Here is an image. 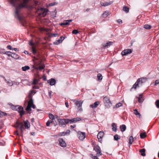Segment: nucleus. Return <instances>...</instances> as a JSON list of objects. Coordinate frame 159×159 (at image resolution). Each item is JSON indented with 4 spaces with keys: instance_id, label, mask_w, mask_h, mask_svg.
<instances>
[{
    "instance_id": "1",
    "label": "nucleus",
    "mask_w": 159,
    "mask_h": 159,
    "mask_svg": "<svg viewBox=\"0 0 159 159\" xmlns=\"http://www.w3.org/2000/svg\"><path fill=\"white\" fill-rule=\"evenodd\" d=\"M30 0H11L10 1L11 4L15 8V17L19 20H21L22 17L19 15L21 8L27 7V4Z\"/></svg>"
},
{
    "instance_id": "2",
    "label": "nucleus",
    "mask_w": 159,
    "mask_h": 159,
    "mask_svg": "<svg viewBox=\"0 0 159 159\" xmlns=\"http://www.w3.org/2000/svg\"><path fill=\"white\" fill-rule=\"evenodd\" d=\"M147 78L146 77H142L138 79L131 89L130 91H132L133 89L135 90L137 87H139V85H141L145 83L147 81Z\"/></svg>"
},
{
    "instance_id": "3",
    "label": "nucleus",
    "mask_w": 159,
    "mask_h": 159,
    "mask_svg": "<svg viewBox=\"0 0 159 159\" xmlns=\"http://www.w3.org/2000/svg\"><path fill=\"white\" fill-rule=\"evenodd\" d=\"M16 123L17 125V128L20 129V132L22 133L23 132V129L24 128V126L27 129L30 127V124L28 123V121L27 120L24 121V124L22 122H16Z\"/></svg>"
},
{
    "instance_id": "4",
    "label": "nucleus",
    "mask_w": 159,
    "mask_h": 159,
    "mask_svg": "<svg viewBox=\"0 0 159 159\" xmlns=\"http://www.w3.org/2000/svg\"><path fill=\"white\" fill-rule=\"evenodd\" d=\"M14 109L20 113V115L21 116H22L25 112V111L23 110V107L19 105H17L15 107Z\"/></svg>"
},
{
    "instance_id": "5",
    "label": "nucleus",
    "mask_w": 159,
    "mask_h": 159,
    "mask_svg": "<svg viewBox=\"0 0 159 159\" xmlns=\"http://www.w3.org/2000/svg\"><path fill=\"white\" fill-rule=\"evenodd\" d=\"M93 149L96 152H97V155L98 157L102 155V153L101 152L100 147L98 146H94Z\"/></svg>"
},
{
    "instance_id": "6",
    "label": "nucleus",
    "mask_w": 159,
    "mask_h": 159,
    "mask_svg": "<svg viewBox=\"0 0 159 159\" xmlns=\"http://www.w3.org/2000/svg\"><path fill=\"white\" fill-rule=\"evenodd\" d=\"M29 45L32 46L31 51L34 54H35L37 53V50L35 48L34 46V43L32 42V41H30L29 43Z\"/></svg>"
},
{
    "instance_id": "7",
    "label": "nucleus",
    "mask_w": 159,
    "mask_h": 159,
    "mask_svg": "<svg viewBox=\"0 0 159 159\" xmlns=\"http://www.w3.org/2000/svg\"><path fill=\"white\" fill-rule=\"evenodd\" d=\"M104 103L106 106H109V107H110V104L111 105V103L110 100L109 98L107 97H105L104 98Z\"/></svg>"
},
{
    "instance_id": "8",
    "label": "nucleus",
    "mask_w": 159,
    "mask_h": 159,
    "mask_svg": "<svg viewBox=\"0 0 159 159\" xmlns=\"http://www.w3.org/2000/svg\"><path fill=\"white\" fill-rule=\"evenodd\" d=\"M68 119H58V121L60 125H65L68 123Z\"/></svg>"
},
{
    "instance_id": "9",
    "label": "nucleus",
    "mask_w": 159,
    "mask_h": 159,
    "mask_svg": "<svg viewBox=\"0 0 159 159\" xmlns=\"http://www.w3.org/2000/svg\"><path fill=\"white\" fill-rule=\"evenodd\" d=\"M48 10L46 9L42 8L41 10V12L39 14V16H45L47 14Z\"/></svg>"
},
{
    "instance_id": "10",
    "label": "nucleus",
    "mask_w": 159,
    "mask_h": 159,
    "mask_svg": "<svg viewBox=\"0 0 159 159\" xmlns=\"http://www.w3.org/2000/svg\"><path fill=\"white\" fill-rule=\"evenodd\" d=\"M78 136L80 140H82L85 138V133L84 132H79L78 134Z\"/></svg>"
},
{
    "instance_id": "11",
    "label": "nucleus",
    "mask_w": 159,
    "mask_h": 159,
    "mask_svg": "<svg viewBox=\"0 0 159 159\" xmlns=\"http://www.w3.org/2000/svg\"><path fill=\"white\" fill-rule=\"evenodd\" d=\"M132 52V50L131 49H125L123 50L121 52V54L122 56H125L129 54H130Z\"/></svg>"
},
{
    "instance_id": "12",
    "label": "nucleus",
    "mask_w": 159,
    "mask_h": 159,
    "mask_svg": "<svg viewBox=\"0 0 159 159\" xmlns=\"http://www.w3.org/2000/svg\"><path fill=\"white\" fill-rule=\"evenodd\" d=\"M81 118L79 117H77L73 118L72 119H68V123L71 124L72 123H75L76 122L81 120Z\"/></svg>"
},
{
    "instance_id": "13",
    "label": "nucleus",
    "mask_w": 159,
    "mask_h": 159,
    "mask_svg": "<svg viewBox=\"0 0 159 159\" xmlns=\"http://www.w3.org/2000/svg\"><path fill=\"white\" fill-rule=\"evenodd\" d=\"M114 43L112 41H108L107 43H103L102 45L104 48L108 47L113 45Z\"/></svg>"
},
{
    "instance_id": "14",
    "label": "nucleus",
    "mask_w": 159,
    "mask_h": 159,
    "mask_svg": "<svg viewBox=\"0 0 159 159\" xmlns=\"http://www.w3.org/2000/svg\"><path fill=\"white\" fill-rule=\"evenodd\" d=\"M59 142L60 146L62 147H64L66 146V144L63 139L59 138Z\"/></svg>"
},
{
    "instance_id": "15",
    "label": "nucleus",
    "mask_w": 159,
    "mask_h": 159,
    "mask_svg": "<svg viewBox=\"0 0 159 159\" xmlns=\"http://www.w3.org/2000/svg\"><path fill=\"white\" fill-rule=\"evenodd\" d=\"M82 102L79 101H76L75 102V104L78 107V110L80 111H82V108L80 107H81Z\"/></svg>"
},
{
    "instance_id": "16",
    "label": "nucleus",
    "mask_w": 159,
    "mask_h": 159,
    "mask_svg": "<svg viewBox=\"0 0 159 159\" xmlns=\"http://www.w3.org/2000/svg\"><path fill=\"white\" fill-rule=\"evenodd\" d=\"M104 135V133L102 131L100 132L97 135V138L98 139L99 142H101L102 140V139Z\"/></svg>"
},
{
    "instance_id": "17",
    "label": "nucleus",
    "mask_w": 159,
    "mask_h": 159,
    "mask_svg": "<svg viewBox=\"0 0 159 159\" xmlns=\"http://www.w3.org/2000/svg\"><path fill=\"white\" fill-rule=\"evenodd\" d=\"M47 82L51 85H53L55 84L56 81L55 79L51 78L50 80H48Z\"/></svg>"
},
{
    "instance_id": "18",
    "label": "nucleus",
    "mask_w": 159,
    "mask_h": 159,
    "mask_svg": "<svg viewBox=\"0 0 159 159\" xmlns=\"http://www.w3.org/2000/svg\"><path fill=\"white\" fill-rule=\"evenodd\" d=\"M3 78L4 79L5 81L7 84L8 85L10 86H11L13 85V83L12 81L10 80H6L4 76L3 77Z\"/></svg>"
},
{
    "instance_id": "19",
    "label": "nucleus",
    "mask_w": 159,
    "mask_h": 159,
    "mask_svg": "<svg viewBox=\"0 0 159 159\" xmlns=\"http://www.w3.org/2000/svg\"><path fill=\"white\" fill-rule=\"evenodd\" d=\"M113 2V1H110L109 2H105L104 3L101 2L100 4L102 6H107L111 5Z\"/></svg>"
},
{
    "instance_id": "20",
    "label": "nucleus",
    "mask_w": 159,
    "mask_h": 159,
    "mask_svg": "<svg viewBox=\"0 0 159 159\" xmlns=\"http://www.w3.org/2000/svg\"><path fill=\"white\" fill-rule=\"evenodd\" d=\"M134 114L140 118L141 117V116L140 113L138 112L137 110L136 109L134 110Z\"/></svg>"
},
{
    "instance_id": "21",
    "label": "nucleus",
    "mask_w": 159,
    "mask_h": 159,
    "mask_svg": "<svg viewBox=\"0 0 159 159\" xmlns=\"http://www.w3.org/2000/svg\"><path fill=\"white\" fill-rule=\"evenodd\" d=\"M145 149L144 148H143L139 150V152L141 153V155L143 156H145Z\"/></svg>"
},
{
    "instance_id": "22",
    "label": "nucleus",
    "mask_w": 159,
    "mask_h": 159,
    "mask_svg": "<svg viewBox=\"0 0 159 159\" xmlns=\"http://www.w3.org/2000/svg\"><path fill=\"white\" fill-rule=\"evenodd\" d=\"M120 129L121 131L123 132L126 130V126L125 125H122L120 126Z\"/></svg>"
},
{
    "instance_id": "23",
    "label": "nucleus",
    "mask_w": 159,
    "mask_h": 159,
    "mask_svg": "<svg viewBox=\"0 0 159 159\" xmlns=\"http://www.w3.org/2000/svg\"><path fill=\"white\" fill-rule=\"evenodd\" d=\"M33 104V100L32 98H31L28 102V105L32 107V106Z\"/></svg>"
},
{
    "instance_id": "24",
    "label": "nucleus",
    "mask_w": 159,
    "mask_h": 159,
    "mask_svg": "<svg viewBox=\"0 0 159 159\" xmlns=\"http://www.w3.org/2000/svg\"><path fill=\"white\" fill-rule=\"evenodd\" d=\"M112 129L113 131L115 132H116L117 130L116 126L115 123H112Z\"/></svg>"
},
{
    "instance_id": "25",
    "label": "nucleus",
    "mask_w": 159,
    "mask_h": 159,
    "mask_svg": "<svg viewBox=\"0 0 159 159\" xmlns=\"http://www.w3.org/2000/svg\"><path fill=\"white\" fill-rule=\"evenodd\" d=\"M11 57L15 59H17L19 58L20 57L14 53H12Z\"/></svg>"
},
{
    "instance_id": "26",
    "label": "nucleus",
    "mask_w": 159,
    "mask_h": 159,
    "mask_svg": "<svg viewBox=\"0 0 159 159\" xmlns=\"http://www.w3.org/2000/svg\"><path fill=\"white\" fill-rule=\"evenodd\" d=\"M123 10L126 13H127L129 11V8L127 6H124L123 7Z\"/></svg>"
},
{
    "instance_id": "27",
    "label": "nucleus",
    "mask_w": 159,
    "mask_h": 159,
    "mask_svg": "<svg viewBox=\"0 0 159 159\" xmlns=\"http://www.w3.org/2000/svg\"><path fill=\"white\" fill-rule=\"evenodd\" d=\"M140 138L142 139L145 138L147 136L146 133L145 132L143 133H141L140 134Z\"/></svg>"
},
{
    "instance_id": "28",
    "label": "nucleus",
    "mask_w": 159,
    "mask_h": 159,
    "mask_svg": "<svg viewBox=\"0 0 159 159\" xmlns=\"http://www.w3.org/2000/svg\"><path fill=\"white\" fill-rule=\"evenodd\" d=\"M143 94H141L139 95V97L138 98V102L139 103H142L143 102V100L141 99L142 98Z\"/></svg>"
},
{
    "instance_id": "29",
    "label": "nucleus",
    "mask_w": 159,
    "mask_h": 159,
    "mask_svg": "<svg viewBox=\"0 0 159 159\" xmlns=\"http://www.w3.org/2000/svg\"><path fill=\"white\" fill-rule=\"evenodd\" d=\"M133 142V138L132 136H130L129 139V144H131Z\"/></svg>"
},
{
    "instance_id": "30",
    "label": "nucleus",
    "mask_w": 159,
    "mask_h": 159,
    "mask_svg": "<svg viewBox=\"0 0 159 159\" xmlns=\"http://www.w3.org/2000/svg\"><path fill=\"white\" fill-rule=\"evenodd\" d=\"M62 42V40L58 39L53 44L54 45H58L59 43H61Z\"/></svg>"
},
{
    "instance_id": "31",
    "label": "nucleus",
    "mask_w": 159,
    "mask_h": 159,
    "mask_svg": "<svg viewBox=\"0 0 159 159\" xmlns=\"http://www.w3.org/2000/svg\"><path fill=\"white\" fill-rule=\"evenodd\" d=\"M152 27V26L146 24L144 25V28L146 29H150Z\"/></svg>"
},
{
    "instance_id": "32",
    "label": "nucleus",
    "mask_w": 159,
    "mask_h": 159,
    "mask_svg": "<svg viewBox=\"0 0 159 159\" xmlns=\"http://www.w3.org/2000/svg\"><path fill=\"white\" fill-rule=\"evenodd\" d=\"M30 69L28 66H25L22 67V70L24 71H26L27 70H29Z\"/></svg>"
},
{
    "instance_id": "33",
    "label": "nucleus",
    "mask_w": 159,
    "mask_h": 159,
    "mask_svg": "<svg viewBox=\"0 0 159 159\" xmlns=\"http://www.w3.org/2000/svg\"><path fill=\"white\" fill-rule=\"evenodd\" d=\"M120 137L119 136V135L117 134L115 135L114 136V139L116 141H117L119 139H120Z\"/></svg>"
},
{
    "instance_id": "34",
    "label": "nucleus",
    "mask_w": 159,
    "mask_h": 159,
    "mask_svg": "<svg viewBox=\"0 0 159 159\" xmlns=\"http://www.w3.org/2000/svg\"><path fill=\"white\" fill-rule=\"evenodd\" d=\"M69 24V23L68 22V21L67 20H65L63 23H61L60 25H67Z\"/></svg>"
},
{
    "instance_id": "35",
    "label": "nucleus",
    "mask_w": 159,
    "mask_h": 159,
    "mask_svg": "<svg viewBox=\"0 0 159 159\" xmlns=\"http://www.w3.org/2000/svg\"><path fill=\"white\" fill-rule=\"evenodd\" d=\"M7 115V113L3 112L1 111L0 110V117H2L3 116H5Z\"/></svg>"
},
{
    "instance_id": "36",
    "label": "nucleus",
    "mask_w": 159,
    "mask_h": 159,
    "mask_svg": "<svg viewBox=\"0 0 159 159\" xmlns=\"http://www.w3.org/2000/svg\"><path fill=\"white\" fill-rule=\"evenodd\" d=\"M97 78L99 80H102V76L101 74L99 73L97 75Z\"/></svg>"
},
{
    "instance_id": "37",
    "label": "nucleus",
    "mask_w": 159,
    "mask_h": 159,
    "mask_svg": "<svg viewBox=\"0 0 159 159\" xmlns=\"http://www.w3.org/2000/svg\"><path fill=\"white\" fill-rule=\"evenodd\" d=\"M31 107L30 106L27 105V106L26 107L25 110L26 111H27L28 112L30 113L29 112L31 111Z\"/></svg>"
},
{
    "instance_id": "38",
    "label": "nucleus",
    "mask_w": 159,
    "mask_h": 159,
    "mask_svg": "<svg viewBox=\"0 0 159 159\" xmlns=\"http://www.w3.org/2000/svg\"><path fill=\"white\" fill-rule=\"evenodd\" d=\"M122 104L121 102H119L118 103L116 104L115 105V107H114V108H115V107L118 108L120 107H121L122 106Z\"/></svg>"
},
{
    "instance_id": "39",
    "label": "nucleus",
    "mask_w": 159,
    "mask_h": 159,
    "mask_svg": "<svg viewBox=\"0 0 159 159\" xmlns=\"http://www.w3.org/2000/svg\"><path fill=\"white\" fill-rule=\"evenodd\" d=\"M13 53H11L10 52H6L5 54L7 55L9 57H12V54Z\"/></svg>"
},
{
    "instance_id": "40",
    "label": "nucleus",
    "mask_w": 159,
    "mask_h": 159,
    "mask_svg": "<svg viewBox=\"0 0 159 159\" xmlns=\"http://www.w3.org/2000/svg\"><path fill=\"white\" fill-rule=\"evenodd\" d=\"M49 118L52 120H54L55 118L54 116L52 114L50 113L49 114Z\"/></svg>"
},
{
    "instance_id": "41",
    "label": "nucleus",
    "mask_w": 159,
    "mask_h": 159,
    "mask_svg": "<svg viewBox=\"0 0 159 159\" xmlns=\"http://www.w3.org/2000/svg\"><path fill=\"white\" fill-rule=\"evenodd\" d=\"M108 12L105 11L102 14L103 16L104 17H107L108 15Z\"/></svg>"
},
{
    "instance_id": "42",
    "label": "nucleus",
    "mask_w": 159,
    "mask_h": 159,
    "mask_svg": "<svg viewBox=\"0 0 159 159\" xmlns=\"http://www.w3.org/2000/svg\"><path fill=\"white\" fill-rule=\"evenodd\" d=\"M38 81L36 79H34L33 80V82L32 83V84H34V85L37 84H38Z\"/></svg>"
},
{
    "instance_id": "43",
    "label": "nucleus",
    "mask_w": 159,
    "mask_h": 159,
    "mask_svg": "<svg viewBox=\"0 0 159 159\" xmlns=\"http://www.w3.org/2000/svg\"><path fill=\"white\" fill-rule=\"evenodd\" d=\"M155 104L157 107L159 108V100H157L155 102Z\"/></svg>"
},
{
    "instance_id": "44",
    "label": "nucleus",
    "mask_w": 159,
    "mask_h": 159,
    "mask_svg": "<svg viewBox=\"0 0 159 159\" xmlns=\"http://www.w3.org/2000/svg\"><path fill=\"white\" fill-rule=\"evenodd\" d=\"M99 102L98 101H96L94 103V106L95 107H97L99 105Z\"/></svg>"
},
{
    "instance_id": "45",
    "label": "nucleus",
    "mask_w": 159,
    "mask_h": 159,
    "mask_svg": "<svg viewBox=\"0 0 159 159\" xmlns=\"http://www.w3.org/2000/svg\"><path fill=\"white\" fill-rule=\"evenodd\" d=\"M66 134V132H62L60 133H59V135L61 136H64Z\"/></svg>"
},
{
    "instance_id": "46",
    "label": "nucleus",
    "mask_w": 159,
    "mask_h": 159,
    "mask_svg": "<svg viewBox=\"0 0 159 159\" xmlns=\"http://www.w3.org/2000/svg\"><path fill=\"white\" fill-rule=\"evenodd\" d=\"M78 33V31L77 30H74L72 32V33L75 34H76Z\"/></svg>"
},
{
    "instance_id": "47",
    "label": "nucleus",
    "mask_w": 159,
    "mask_h": 159,
    "mask_svg": "<svg viewBox=\"0 0 159 159\" xmlns=\"http://www.w3.org/2000/svg\"><path fill=\"white\" fill-rule=\"evenodd\" d=\"M44 67L45 66L44 65L41 66H39V69L40 70H41L43 69Z\"/></svg>"
},
{
    "instance_id": "48",
    "label": "nucleus",
    "mask_w": 159,
    "mask_h": 159,
    "mask_svg": "<svg viewBox=\"0 0 159 159\" xmlns=\"http://www.w3.org/2000/svg\"><path fill=\"white\" fill-rule=\"evenodd\" d=\"M158 84H159V80H156L155 82L154 85H157Z\"/></svg>"
},
{
    "instance_id": "49",
    "label": "nucleus",
    "mask_w": 159,
    "mask_h": 159,
    "mask_svg": "<svg viewBox=\"0 0 159 159\" xmlns=\"http://www.w3.org/2000/svg\"><path fill=\"white\" fill-rule=\"evenodd\" d=\"M7 48L10 50H13V48H12L11 47V45H8L7 46Z\"/></svg>"
},
{
    "instance_id": "50",
    "label": "nucleus",
    "mask_w": 159,
    "mask_h": 159,
    "mask_svg": "<svg viewBox=\"0 0 159 159\" xmlns=\"http://www.w3.org/2000/svg\"><path fill=\"white\" fill-rule=\"evenodd\" d=\"M52 92L51 91H49L48 92V95L49 97L50 98H51V94L52 93Z\"/></svg>"
},
{
    "instance_id": "51",
    "label": "nucleus",
    "mask_w": 159,
    "mask_h": 159,
    "mask_svg": "<svg viewBox=\"0 0 159 159\" xmlns=\"http://www.w3.org/2000/svg\"><path fill=\"white\" fill-rule=\"evenodd\" d=\"M33 89H39V87L38 86H34L33 87Z\"/></svg>"
},
{
    "instance_id": "52",
    "label": "nucleus",
    "mask_w": 159,
    "mask_h": 159,
    "mask_svg": "<svg viewBox=\"0 0 159 159\" xmlns=\"http://www.w3.org/2000/svg\"><path fill=\"white\" fill-rule=\"evenodd\" d=\"M90 107L91 108H96V107H95V106H94V104H91L90 105Z\"/></svg>"
},
{
    "instance_id": "53",
    "label": "nucleus",
    "mask_w": 159,
    "mask_h": 159,
    "mask_svg": "<svg viewBox=\"0 0 159 159\" xmlns=\"http://www.w3.org/2000/svg\"><path fill=\"white\" fill-rule=\"evenodd\" d=\"M57 35H58L57 34H52V35L53 37H56L57 36Z\"/></svg>"
},
{
    "instance_id": "54",
    "label": "nucleus",
    "mask_w": 159,
    "mask_h": 159,
    "mask_svg": "<svg viewBox=\"0 0 159 159\" xmlns=\"http://www.w3.org/2000/svg\"><path fill=\"white\" fill-rule=\"evenodd\" d=\"M75 126H76V125H71L70 126V127L71 129H73V128H74L75 127Z\"/></svg>"
},
{
    "instance_id": "55",
    "label": "nucleus",
    "mask_w": 159,
    "mask_h": 159,
    "mask_svg": "<svg viewBox=\"0 0 159 159\" xmlns=\"http://www.w3.org/2000/svg\"><path fill=\"white\" fill-rule=\"evenodd\" d=\"M65 105L66 106V107H69V105H68V102H66L65 103Z\"/></svg>"
},
{
    "instance_id": "56",
    "label": "nucleus",
    "mask_w": 159,
    "mask_h": 159,
    "mask_svg": "<svg viewBox=\"0 0 159 159\" xmlns=\"http://www.w3.org/2000/svg\"><path fill=\"white\" fill-rule=\"evenodd\" d=\"M64 37L62 36L60 37L59 39L62 40V41L64 39Z\"/></svg>"
},
{
    "instance_id": "57",
    "label": "nucleus",
    "mask_w": 159,
    "mask_h": 159,
    "mask_svg": "<svg viewBox=\"0 0 159 159\" xmlns=\"http://www.w3.org/2000/svg\"><path fill=\"white\" fill-rule=\"evenodd\" d=\"M50 124V123L48 121V122L46 123V125L47 126H49Z\"/></svg>"
},
{
    "instance_id": "58",
    "label": "nucleus",
    "mask_w": 159,
    "mask_h": 159,
    "mask_svg": "<svg viewBox=\"0 0 159 159\" xmlns=\"http://www.w3.org/2000/svg\"><path fill=\"white\" fill-rule=\"evenodd\" d=\"M118 23H120V22H121V23H122V21L120 20H118L117 21Z\"/></svg>"
},
{
    "instance_id": "59",
    "label": "nucleus",
    "mask_w": 159,
    "mask_h": 159,
    "mask_svg": "<svg viewBox=\"0 0 159 159\" xmlns=\"http://www.w3.org/2000/svg\"><path fill=\"white\" fill-rule=\"evenodd\" d=\"M70 133V130H67L66 131V134H69Z\"/></svg>"
},
{
    "instance_id": "60",
    "label": "nucleus",
    "mask_w": 159,
    "mask_h": 159,
    "mask_svg": "<svg viewBox=\"0 0 159 159\" xmlns=\"http://www.w3.org/2000/svg\"><path fill=\"white\" fill-rule=\"evenodd\" d=\"M14 51H19V50L17 48H14L13 49Z\"/></svg>"
},
{
    "instance_id": "61",
    "label": "nucleus",
    "mask_w": 159,
    "mask_h": 159,
    "mask_svg": "<svg viewBox=\"0 0 159 159\" xmlns=\"http://www.w3.org/2000/svg\"><path fill=\"white\" fill-rule=\"evenodd\" d=\"M55 5V3H51L49 5L50 6H53Z\"/></svg>"
},
{
    "instance_id": "62",
    "label": "nucleus",
    "mask_w": 159,
    "mask_h": 159,
    "mask_svg": "<svg viewBox=\"0 0 159 159\" xmlns=\"http://www.w3.org/2000/svg\"><path fill=\"white\" fill-rule=\"evenodd\" d=\"M24 52L25 54H29V52L27 51H25Z\"/></svg>"
},
{
    "instance_id": "63",
    "label": "nucleus",
    "mask_w": 159,
    "mask_h": 159,
    "mask_svg": "<svg viewBox=\"0 0 159 159\" xmlns=\"http://www.w3.org/2000/svg\"><path fill=\"white\" fill-rule=\"evenodd\" d=\"M34 109L35 108V105H34V104H33L32 106V107Z\"/></svg>"
},
{
    "instance_id": "64",
    "label": "nucleus",
    "mask_w": 159,
    "mask_h": 159,
    "mask_svg": "<svg viewBox=\"0 0 159 159\" xmlns=\"http://www.w3.org/2000/svg\"><path fill=\"white\" fill-rule=\"evenodd\" d=\"M31 134L32 135H34L35 134V133L34 132H32L31 133Z\"/></svg>"
}]
</instances>
